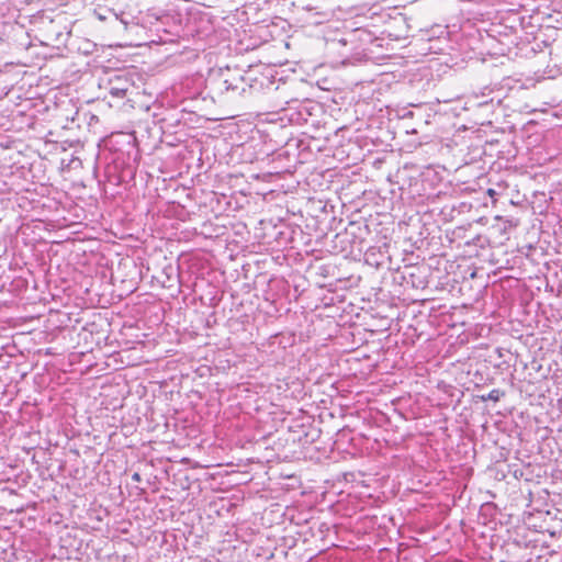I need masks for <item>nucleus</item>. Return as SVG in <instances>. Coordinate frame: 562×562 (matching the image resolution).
<instances>
[{"label": "nucleus", "mask_w": 562, "mask_h": 562, "mask_svg": "<svg viewBox=\"0 0 562 562\" xmlns=\"http://www.w3.org/2000/svg\"><path fill=\"white\" fill-rule=\"evenodd\" d=\"M132 480H133L134 482H137V483H138V482H140V481H142V476H140V474H139L138 472H135V473H133V474H132Z\"/></svg>", "instance_id": "7"}, {"label": "nucleus", "mask_w": 562, "mask_h": 562, "mask_svg": "<svg viewBox=\"0 0 562 562\" xmlns=\"http://www.w3.org/2000/svg\"><path fill=\"white\" fill-rule=\"evenodd\" d=\"M369 233L368 225L350 222L347 226L344 238L350 241L349 252H362L366 247V235Z\"/></svg>", "instance_id": "1"}, {"label": "nucleus", "mask_w": 562, "mask_h": 562, "mask_svg": "<svg viewBox=\"0 0 562 562\" xmlns=\"http://www.w3.org/2000/svg\"><path fill=\"white\" fill-rule=\"evenodd\" d=\"M127 88L126 87H120V86H112L110 87V94L114 98H124L126 94Z\"/></svg>", "instance_id": "6"}, {"label": "nucleus", "mask_w": 562, "mask_h": 562, "mask_svg": "<svg viewBox=\"0 0 562 562\" xmlns=\"http://www.w3.org/2000/svg\"><path fill=\"white\" fill-rule=\"evenodd\" d=\"M224 86L226 91L237 92L239 94L246 92L247 83L243 76H236L232 79H225Z\"/></svg>", "instance_id": "2"}, {"label": "nucleus", "mask_w": 562, "mask_h": 562, "mask_svg": "<svg viewBox=\"0 0 562 562\" xmlns=\"http://www.w3.org/2000/svg\"><path fill=\"white\" fill-rule=\"evenodd\" d=\"M504 392L499 389H493L491 390L486 395H481L480 398L483 402L492 401V402H498L502 396H504Z\"/></svg>", "instance_id": "4"}, {"label": "nucleus", "mask_w": 562, "mask_h": 562, "mask_svg": "<svg viewBox=\"0 0 562 562\" xmlns=\"http://www.w3.org/2000/svg\"><path fill=\"white\" fill-rule=\"evenodd\" d=\"M94 16L100 21L117 20V14L112 9L99 7L94 9Z\"/></svg>", "instance_id": "3"}, {"label": "nucleus", "mask_w": 562, "mask_h": 562, "mask_svg": "<svg viewBox=\"0 0 562 562\" xmlns=\"http://www.w3.org/2000/svg\"><path fill=\"white\" fill-rule=\"evenodd\" d=\"M55 25H52V31H50V35L54 36V41L58 44H64L66 43L68 36L70 35V32H63V31H57L55 30Z\"/></svg>", "instance_id": "5"}, {"label": "nucleus", "mask_w": 562, "mask_h": 562, "mask_svg": "<svg viewBox=\"0 0 562 562\" xmlns=\"http://www.w3.org/2000/svg\"><path fill=\"white\" fill-rule=\"evenodd\" d=\"M306 10H307V11H312V10H314V8H312V7H310V5H308V7H306Z\"/></svg>", "instance_id": "10"}, {"label": "nucleus", "mask_w": 562, "mask_h": 562, "mask_svg": "<svg viewBox=\"0 0 562 562\" xmlns=\"http://www.w3.org/2000/svg\"><path fill=\"white\" fill-rule=\"evenodd\" d=\"M316 15H319V20H315V23H321L323 19H325L327 16L326 13H322V12H316L315 13Z\"/></svg>", "instance_id": "8"}, {"label": "nucleus", "mask_w": 562, "mask_h": 562, "mask_svg": "<svg viewBox=\"0 0 562 562\" xmlns=\"http://www.w3.org/2000/svg\"><path fill=\"white\" fill-rule=\"evenodd\" d=\"M493 193H494V190H493V189H490V190H488V194H490V195H493Z\"/></svg>", "instance_id": "9"}]
</instances>
